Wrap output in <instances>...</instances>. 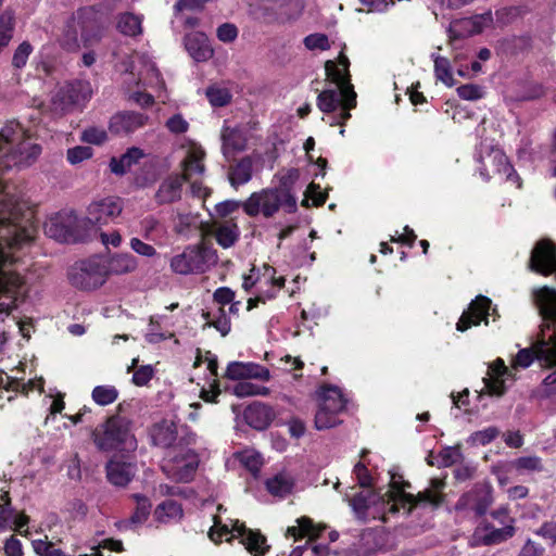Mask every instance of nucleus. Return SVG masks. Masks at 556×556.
Listing matches in <instances>:
<instances>
[{"mask_svg": "<svg viewBox=\"0 0 556 556\" xmlns=\"http://www.w3.org/2000/svg\"><path fill=\"white\" fill-rule=\"evenodd\" d=\"M41 153V147L29 139L26 129L16 121L0 129V172L14 166H28ZM33 212L11 187L0 180V313L9 314L27 289L15 268V252L34 238Z\"/></svg>", "mask_w": 556, "mask_h": 556, "instance_id": "f257e3e1", "label": "nucleus"}, {"mask_svg": "<svg viewBox=\"0 0 556 556\" xmlns=\"http://www.w3.org/2000/svg\"><path fill=\"white\" fill-rule=\"evenodd\" d=\"M350 61L341 51L337 61H327L325 70L327 77L336 85L333 89H326L317 97V106L324 113H334L329 122L331 126L342 125L351 117L350 111L356 106V92L351 84L349 72Z\"/></svg>", "mask_w": 556, "mask_h": 556, "instance_id": "f03ea898", "label": "nucleus"}, {"mask_svg": "<svg viewBox=\"0 0 556 556\" xmlns=\"http://www.w3.org/2000/svg\"><path fill=\"white\" fill-rule=\"evenodd\" d=\"M299 178L298 169H289L279 176V185L253 192L243 203L242 208L248 216L262 215L270 218L280 210L292 214L298 210V200L291 186Z\"/></svg>", "mask_w": 556, "mask_h": 556, "instance_id": "7ed1b4c3", "label": "nucleus"}, {"mask_svg": "<svg viewBox=\"0 0 556 556\" xmlns=\"http://www.w3.org/2000/svg\"><path fill=\"white\" fill-rule=\"evenodd\" d=\"M135 422L125 415L112 414L91 432V440L102 453L134 452L138 446Z\"/></svg>", "mask_w": 556, "mask_h": 556, "instance_id": "20e7f679", "label": "nucleus"}, {"mask_svg": "<svg viewBox=\"0 0 556 556\" xmlns=\"http://www.w3.org/2000/svg\"><path fill=\"white\" fill-rule=\"evenodd\" d=\"M123 83L130 100L141 106H149L153 103V97L134 87H149L155 91L164 89V81L155 63L146 53H135L129 65L125 66Z\"/></svg>", "mask_w": 556, "mask_h": 556, "instance_id": "39448f33", "label": "nucleus"}, {"mask_svg": "<svg viewBox=\"0 0 556 556\" xmlns=\"http://www.w3.org/2000/svg\"><path fill=\"white\" fill-rule=\"evenodd\" d=\"M111 11V8L103 9L102 7L79 9L67 25L63 45L67 49L78 48V34L85 45L98 40Z\"/></svg>", "mask_w": 556, "mask_h": 556, "instance_id": "423d86ee", "label": "nucleus"}, {"mask_svg": "<svg viewBox=\"0 0 556 556\" xmlns=\"http://www.w3.org/2000/svg\"><path fill=\"white\" fill-rule=\"evenodd\" d=\"M204 150L197 143H190L186 148V153L181 161V168L184 173L181 175H169L162 181L155 194L159 203H172L179 200L182 192V186L187 179H191L194 175L204 174Z\"/></svg>", "mask_w": 556, "mask_h": 556, "instance_id": "0eeeda50", "label": "nucleus"}, {"mask_svg": "<svg viewBox=\"0 0 556 556\" xmlns=\"http://www.w3.org/2000/svg\"><path fill=\"white\" fill-rule=\"evenodd\" d=\"M286 278L278 274L269 264L253 266L249 274L243 276L242 288L254 295L248 300L247 309L251 311L257 302L265 303L275 299L285 287Z\"/></svg>", "mask_w": 556, "mask_h": 556, "instance_id": "6e6552de", "label": "nucleus"}, {"mask_svg": "<svg viewBox=\"0 0 556 556\" xmlns=\"http://www.w3.org/2000/svg\"><path fill=\"white\" fill-rule=\"evenodd\" d=\"M475 160L478 164L477 169L484 181L493 177L511 182L517 188L521 187V180L505 153L488 139L480 141Z\"/></svg>", "mask_w": 556, "mask_h": 556, "instance_id": "1a4fd4ad", "label": "nucleus"}, {"mask_svg": "<svg viewBox=\"0 0 556 556\" xmlns=\"http://www.w3.org/2000/svg\"><path fill=\"white\" fill-rule=\"evenodd\" d=\"M318 408L315 414V428L326 430L342 422L340 416L345 413L349 400L334 384H321L317 390Z\"/></svg>", "mask_w": 556, "mask_h": 556, "instance_id": "9d476101", "label": "nucleus"}, {"mask_svg": "<svg viewBox=\"0 0 556 556\" xmlns=\"http://www.w3.org/2000/svg\"><path fill=\"white\" fill-rule=\"evenodd\" d=\"M217 261L216 251L201 242L188 245L181 253L175 254L169 261V266L175 274L194 275L207 271Z\"/></svg>", "mask_w": 556, "mask_h": 556, "instance_id": "9b49d317", "label": "nucleus"}, {"mask_svg": "<svg viewBox=\"0 0 556 556\" xmlns=\"http://www.w3.org/2000/svg\"><path fill=\"white\" fill-rule=\"evenodd\" d=\"M92 87L87 80H76L59 87L51 98V110L55 114H66L85 106L91 99Z\"/></svg>", "mask_w": 556, "mask_h": 556, "instance_id": "f8f14e48", "label": "nucleus"}, {"mask_svg": "<svg viewBox=\"0 0 556 556\" xmlns=\"http://www.w3.org/2000/svg\"><path fill=\"white\" fill-rule=\"evenodd\" d=\"M493 502L492 484L489 481H481L459 496L454 505V511L463 517L473 515L475 518H481L485 516Z\"/></svg>", "mask_w": 556, "mask_h": 556, "instance_id": "ddd939ff", "label": "nucleus"}, {"mask_svg": "<svg viewBox=\"0 0 556 556\" xmlns=\"http://www.w3.org/2000/svg\"><path fill=\"white\" fill-rule=\"evenodd\" d=\"M103 256H91L76 262L68 273L71 283L80 290H96L106 280Z\"/></svg>", "mask_w": 556, "mask_h": 556, "instance_id": "4468645a", "label": "nucleus"}, {"mask_svg": "<svg viewBox=\"0 0 556 556\" xmlns=\"http://www.w3.org/2000/svg\"><path fill=\"white\" fill-rule=\"evenodd\" d=\"M534 298L545 319L554 325L542 329L538 342L530 348H556V290L543 287L534 292Z\"/></svg>", "mask_w": 556, "mask_h": 556, "instance_id": "2eb2a0df", "label": "nucleus"}, {"mask_svg": "<svg viewBox=\"0 0 556 556\" xmlns=\"http://www.w3.org/2000/svg\"><path fill=\"white\" fill-rule=\"evenodd\" d=\"M85 225V220L73 211H62L49 218L45 232L60 242L75 241L79 236V228Z\"/></svg>", "mask_w": 556, "mask_h": 556, "instance_id": "dca6fc26", "label": "nucleus"}, {"mask_svg": "<svg viewBox=\"0 0 556 556\" xmlns=\"http://www.w3.org/2000/svg\"><path fill=\"white\" fill-rule=\"evenodd\" d=\"M489 316L495 320L498 317L497 309L492 305L491 299L484 295H478L473 299L468 308L463 312L456 324V330L464 332L472 326H478L482 321L488 325Z\"/></svg>", "mask_w": 556, "mask_h": 556, "instance_id": "f3484780", "label": "nucleus"}, {"mask_svg": "<svg viewBox=\"0 0 556 556\" xmlns=\"http://www.w3.org/2000/svg\"><path fill=\"white\" fill-rule=\"evenodd\" d=\"M123 211L119 199L108 197L98 201H93L87 208V216L83 218L85 224L92 226H102L109 224L110 220L117 217Z\"/></svg>", "mask_w": 556, "mask_h": 556, "instance_id": "a211bd4d", "label": "nucleus"}, {"mask_svg": "<svg viewBox=\"0 0 556 556\" xmlns=\"http://www.w3.org/2000/svg\"><path fill=\"white\" fill-rule=\"evenodd\" d=\"M431 489H426L417 494H402L404 508L407 507V511L410 513L418 506L440 507L445 501V494L439 491L443 483L434 479L431 481Z\"/></svg>", "mask_w": 556, "mask_h": 556, "instance_id": "6ab92c4d", "label": "nucleus"}, {"mask_svg": "<svg viewBox=\"0 0 556 556\" xmlns=\"http://www.w3.org/2000/svg\"><path fill=\"white\" fill-rule=\"evenodd\" d=\"M530 266L532 270L543 275L556 273L555 247L549 241H540L532 251Z\"/></svg>", "mask_w": 556, "mask_h": 556, "instance_id": "aec40b11", "label": "nucleus"}, {"mask_svg": "<svg viewBox=\"0 0 556 556\" xmlns=\"http://www.w3.org/2000/svg\"><path fill=\"white\" fill-rule=\"evenodd\" d=\"M225 376L231 380L256 379L269 381V370L253 362H231L228 364Z\"/></svg>", "mask_w": 556, "mask_h": 556, "instance_id": "412c9836", "label": "nucleus"}, {"mask_svg": "<svg viewBox=\"0 0 556 556\" xmlns=\"http://www.w3.org/2000/svg\"><path fill=\"white\" fill-rule=\"evenodd\" d=\"M243 418L251 428L262 431L271 425L276 418V412L268 404L253 402L244 409Z\"/></svg>", "mask_w": 556, "mask_h": 556, "instance_id": "4be33fe9", "label": "nucleus"}, {"mask_svg": "<svg viewBox=\"0 0 556 556\" xmlns=\"http://www.w3.org/2000/svg\"><path fill=\"white\" fill-rule=\"evenodd\" d=\"M148 122V116L138 112H121L113 115L109 123V128L114 135H127L143 127Z\"/></svg>", "mask_w": 556, "mask_h": 556, "instance_id": "5701e85b", "label": "nucleus"}, {"mask_svg": "<svg viewBox=\"0 0 556 556\" xmlns=\"http://www.w3.org/2000/svg\"><path fill=\"white\" fill-rule=\"evenodd\" d=\"M172 326V319L166 315L151 317L150 324L146 330L148 343L159 344L166 340H173L175 344H178V340L175 339L174 332L170 330Z\"/></svg>", "mask_w": 556, "mask_h": 556, "instance_id": "b1692460", "label": "nucleus"}, {"mask_svg": "<svg viewBox=\"0 0 556 556\" xmlns=\"http://www.w3.org/2000/svg\"><path fill=\"white\" fill-rule=\"evenodd\" d=\"M478 531H483L484 533L479 538V542L483 546H493L502 544L509 539H511L516 534L515 525H505L502 528H495V526L486 519H483L480 522V526L477 529Z\"/></svg>", "mask_w": 556, "mask_h": 556, "instance_id": "393cba45", "label": "nucleus"}, {"mask_svg": "<svg viewBox=\"0 0 556 556\" xmlns=\"http://www.w3.org/2000/svg\"><path fill=\"white\" fill-rule=\"evenodd\" d=\"M103 267L109 276H121L132 273L138 267V262L130 253H114L109 256H103Z\"/></svg>", "mask_w": 556, "mask_h": 556, "instance_id": "a878e982", "label": "nucleus"}, {"mask_svg": "<svg viewBox=\"0 0 556 556\" xmlns=\"http://www.w3.org/2000/svg\"><path fill=\"white\" fill-rule=\"evenodd\" d=\"M149 434L152 445L160 448H169L177 440V426L172 420L162 419L151 427Z\"/></svg>", "mask_w": 556, "mask_h": 556, "instance_id": "bb28decb", "label": "nucleus"}, {"mask_svg": "<svg viewBox=\"0 0 556 556\" xmlns=\"http://www.w3.org/2000/svg\"><path fill=\"white\" fill-rule=\"evenodd\" d=\"M108 480L116 486H126L135 477L136 466L131 463L110 459L105 466Z\"/></svg>", "mask_w": 556, "mask_h": 556, "instance_id": "cd10ccee", "label": "nucleus"}, {"mask_svg": "<svg viewBox=\"0 0 556 556\" xmlns=\"http://www.w3.org/2000/svg\"><path fill=\"white\" fill-rule=\"evenodd\" d=\"M185 46L190 56L197 62H202L213 56V49L204 33H191L185 38Z\"/></svg>", "mask_w": 556, "mask_h": 556, "instance_id": "c85d7f7f", "label": "nucleus"}, {"mask_svg": "<svg viewBox=\"0 0 556 556\" xmlns=\"http://www.w3.org/2000/svg\"><path fill=\"white\" fill-rule=\"evenodd\" d=\"M208 0H179L174 9V25L192 28L198 24V18L189 15L188 12L200 11Z\"/></svg>", "mask_w": 556, "mask_h": 556, "instance_id": "c756f323", "label": "nucleus"}, {"mask_svg": "<svg viewBox=\"0 0 556 556\" xmlns=\"http://www.w3.org/2000/svg\"><path fill=\"white\" fill-rule=\"evenodd\" d=\"M554 354H556V350H518L513 361V367L525 369L534 361H538L541 367H549Z\"/></svg>", "mask_w": 556, "mask_h": 556, "instance_id": "7c9ffc66", "label": "nucleus"}, {"mask_svg": "<svg viewBox=\"0 0 556 556\" xmlns=\"http://www.w3.org/2000/svg\"><path fill=\"white\" fill-rule=\"evenodd\" d=\"M298 526H291L287 528L286 538H293L295 541L301 540L305 536L308 541H315L325 530L324 527L316 526L313 520L307 516H302L296 519Z\"/></svg>", "mask_w": 556, "mask_h": 556, "instance_id": "2f4dec72", "label": "nucleus"}, {"mask_svg": "<svg viewBox=\"0 0 556 556\" xmlns=\"http://www.w3.org/2000/svg\"><path fill=\"white\" fill-rule=\"evenodd\" d=\"M154 519L160 523L179 522L184 518V508L174 500L161 502L154 509Z\"/></svg>", "mask_w": 556, "mask_h": 556, "instance_id": "473e14b6", "label": "nucleus"}, {"mask_svg": "<svg viewBox=\"0 0 556 556\" xmlns=\"http://www.w3.org/2000/svg\"><path fill=\"white\" fill-rule=\"evenodd\" d=\"M222 141L223 153L227 159H229L236 152L244 149L247 138L241 129L224 126L222 131Z\"/></svg>", "mask_w": 556, "mask_h": 556, "instance_id": "72a5a7b5", "label": "nucleus"}, {"mask_svg": "<svg viewBox=\"0 0 556 556\" xmlns=\"http://www.w3.org/2000/svg\"><path fill=\"white\" fill-rule=\"evenodd\" d=\"M213 235L222 248L228 249L238 241L240 231L236 223L225 220L215 224Z\"/></svg>", "mask_w": 556, "mask_h": 556, "instance_id": "f704fd0d", "label": "nucleus"}, {"mask_svg": "<svg viewBox=\"0 0 556 556\" xmlns=\"http://www.w3.org/2000/svg\"><path fill=\"white\" fill-rule=\"evenodd\" d=\"M142 156V150H140L139 148H130L121 157L111 159L110 169L112 173L116 175H123Z\"/></svg>", "mask_w": 556, "mask_h": 556, "instance_id": "c9c22d12", "label": "nucleus"}, {"mask_svg": "<svg viewBox=\"0 0 556 556\" xmlns=\"http://www.w3.org/2000/svg\"><path fill=\"white\" fill-rule=\"evenodd\" d=\"M139 356L131 359V364L127 367V372L134 371L131 381L137 387L147 386L154 377V368L152 364L140 365Z\"/></svg>", "mask_w": 556, "mask_h": 556, "instance_id": "e433bc0d", "label": "nucleus"}, {"mask_svg": "<svg viewBox=\"0 0 556 556\" xmlns=\"http://www.w3.org/2000/svg\"><path fill=\"white\" fill-rule=\"evenodd\" d=\"M249 534L241 543L251 555L264 556L269 552L270 545L267 544L266 536L260 530H254Z\"/></svg>", "mask_w": 556, "mask_h": 556, "instance_id": "4c0bfd02", "label": "nucleus"}, {"mask_svg": "<svg viewBox=\"0 0 556 556\" xmlns=\"http://www.w3.org/2000/svg\"><path fill=\"white\" fill-rule=\"evenodd\" d=\"M253 162L250 157H244L238 162L229 173L231 186L237 187L249 182L252 178Z\"/></svg>", "mask_w": 556, "mask_h": 556, "instance_id": "58836bf2", "label": "nucleus"}, {"mask_svg": "<svg viewBox=\"0 0 556 556\" xmlns=\"http://www.w3.org/2000/svg\"><path fill=\"white\" fill-rule=\"evenodd\" d=\"M142 17L134 13L122 14L117 21V29L125 36L135 37L142 31Z\"/></svg>", "mask_w": 556, "mask_h": 556, "instance_id": "ea45409f", "label": "nucleus"}, {"mask_svg": "<svg viewBox=\"0 0 556 556\" xmlns=\"http://www.w3.org/2000/svg\"><path fill=\"white\" fill-rule=\"evenodd\" d=\"M549 367H542L543 369L552 370L542 381L540 388L536 390V395L540 399H549L556 395V354L553 355Z\"/></svg>", "mask_w": 556, "mask_h": 556, "instance_id": "a19ab883", "label": "nucleus"}, {"mask_svg": "<svg viewBox=\"0 0 556 556\" xmlns=\"http://www.w3.org/2000/svg\"><path fill=\"white\" fill-rule=\"evenodd\" d=\"M132 498L136 501V508L129 518V521L135 525H141L147 521L150 516L152 504L150 500L143 494H132Z\"/></svg>", "mask_w": 556, "mask_h": 556, "instance_id": "79ce46f5", "label": "nucleus"}, {"mask_svg": "<svg viewBox=\"0 0 556 556\" xmlns=\"http://www.w3.org/2000/svg\"><path fill=\"white\" fill-rule=\"evenodd\" d=\"M266 490L275 496L285 497L292 492L293 482L282 475L267 479Z\"/></svg>", "mask_w": 556, "mask_h": 556, "instance_id": "37998d69", "label": "nucleus"}, {"mask_svg": "<svg viewBox=\"0 0 556 556\" xmlns=\"http://www.w3.org/2000/svg\"><path fill=\"white\" fill-rule=\"evenodd\" d=\"M431 58L433 59L434 62V74L437 79H439L448 87L453 86L454 79L448 59L434 53H432Z\"/></svg>", "mask_w": 556, "mask_h": 556, "instance_id": "c03bdc74", "label": "nucleus"}, {"mask_svg": "<svg viewBox=\"0 0 556 556\" xmlns=\"http://www.w3.org/2000/svg\"><path fill=\"white\" fill-rule=\"evenodd\" d=\"M118 390L114 386L102 384L93 388L91 392L92 400L100 406H106L118 399Z\"/></svg>", "mask_w": 556, "mask_h": 556, "instance_id": "a18cd8bd", "label": "nucleus"}, {"mask_svg": "<svg viewBox=\"0 0 556 556\" xmlns=\"http://www.w3.org/2000/svg\"><path fill=\"white\" fill-rule=\"evenodd\" d=\"M197 470V465L192 463L185 464L181 468L175 469L167 465L162 466V471L167 478L175 480L176 482H190L193 479V475Z\"/></svg>", "mask_w": 556, "mask_h": 556, "instance_id": "49530a36", "label": "nucleus"}, {"mask_svg": "<svg viewBox=\"0 0 556 556\" xmlns=\"http://www.w3.org/2000/svg\"><path fill=\"white\" fill-rule=\"evenodd\" d=\"M410 486L412 485L409 481L404 480L402 482H397L396 476L392 475L390 482L391 490L389 491V498L393 502L391 510L397 511V505H401L404 508V500L402 498V494H408L405 492V490L409 489Z\"/></svg>", "mask_w": 556, "mask_h": 556, "instance_id": "de8ad7c7", "label": "nucleus"}, {"mask_svg": "<svg viewBox=\"0 0 556 556\" xmlns=\"http://www.w3.org/2000/svg\"><path fill=\"white\" fill-rule=\"evenodd\" d=\"M233 393L238 397H247L252 395H267L269 393V389L242 380L236 383V386L233 387Z\"/></svg>", "mask_w": 556, "mask_h": 556, "instance_id": "09e8293b", "label": "nucleus"}, {"mask_svg": "<svg viewBox=\"0 0 556 556\" xmlns=\"http://www.w3.org/2000/svg\"><path fill=\"white\" fill-rule=\"evenodd\" d=\"M207 321L213 325L223 337L230 331V319L226 316L223 307H218L217 312H207Z\"/></svg>", "mask_w": 556, "mask_h": 556, "instance_id": "8fccbe9b", "label": "nucleus"}, {"mask_svg": "<svg viewBox=\"0 0 556 556\" xmlns=\"http://www.w3.org/2000/svg\"><path fill=\"white\" fill-rule=\"evenodd\" d=\"M1 383H4L5 391L20 392L24 395H28V393L33 391L36 387V383L33 380L24 382L7 374H4V378H1Z\"/></svg>", "mask_w": 556, "mask_h": 556, "instance_id": "3c124183", "label": "nucleus"}, {"mask_svg": "<svg viewBox=\"0 0 556 556\" xmlns=\"http://www.w3.org/2000/svg\"><path fill=\"white\" fill-rule=\"evenodd\" d=\"M513 467L519 471H542V459L539 456H521L513 462Z\"/></svg>", "mask_w": 556, "mask_h": 556, "instance_id": "603ef678", "label": "nucleus"}, {"mask_svg": "<svg viewBox=\"0 0 556 556\" xmlns=\"http://www.w3.org/2000/svg\"><path fill=\"white\" fill-rule=\"evenodd\" d=\"M206 97L213 106H224L228 104L231 99L228 89L218 86L207 88Z\"/></svg>", "mask_w": 556, "mask_h": 556, "instance_id": "864d4df0", "label": "nucleus"}, {"mask_svg": "<svg viewBox=\"0 0 556 556\" xmlns=\"http://www.w3.org/2000/svg\"><path fill=\"white\" fill-rule=\"evenodd\" d=\"M369 495L364 492H358L350 500V505L355 511L357 518L366 520L367 511L369 509Z\"/></svg>", "mask_w": 556, "mask_h": 556, "instance_id": "5fc2aeb1", "label": "nucleus"}, {"mask_svg": "<svg viewBox=\"0 0 556 556\" xmlns=\"http://www.w3.org/2000/svg\"><path fill=\"white\" fill-rule=\"evenodd\" d=\"M304 46L311 51H326L330 49L329 38L321 33H315L304 38Z\"/></svg>", "mask_w": 556, "mask_h": 556, "instance_id": "6e6d98bb", "label": "nucleus"}, {"mask_svg": "<svg viewBox=\"0 0 556 556\" xmlns=\"http://www.w3.org/2000/svg\"><path fill=\"white\" fill-rule=\"evenodd\" d=\"M31 545L38 556H66L62 549L54 547V544L47 540H34Z\"/></svg>", "mask_w": 556, "mask_h": 556, "instance_id": "4d7b16f0", "label": "nucleus"}, {"mask_svg": "<svg viewBox=\"0 0 556 556\" xmlns=\"http://www.w3.org/2000/svg\"><path fill=\"white\" fill-rule=\"evenodd\" d=\"M108 139L105 129L91 126L86 128L80 136V140L90 144H102Z\"/></svg>", "mask_w": 556, "mask_h": 556, "instance_id": "13d9d810", "label": "nucleus"}, {"mask_svg": "<svg viewBox=\"0 0 556 556\" xmlns=\"http://www.w3.org/2000/svg\"><path fill=\"white\" fill-rule=\"evenodd\" d=\"M492 23L493 16L490 11L477 14L467 21V25L470 26L471 34H479L483 31L485 28L490 27Z\"/></svg>", "mask_w": 556, "mask_h": 556, "instance_id": "bf43d9fd", "label": "nucleus"}, {"mask_svg": "<svg viewBox=\"0 0 556 556\" xmlns=\"http://www.w3.org/2000/svg\"><path fill=\"white\" fill-rule=\"evenodd\" d=\"M271 366H276L278 369L283 371H296L301 370L304 366V363L300 357H293L289 354H279V358L277 364H270Z\"/></svg>", "mask_w": 556, "mask_h": 556, "instance_id": "052dcab7", "label": "nucleus"}, {"mask_svg": "<svg viewBox=\"0 0 556 556\" xmlns=\"http://www.w3.org/2000/svg\"><path fill=\"white\" fill-rule=\"evenodd\" d=\"M484 389L491 396H503L506 393V384L502 377L489 376L483 378Z\"/></svg>", "mask_w": 556, "mask_h": 556, "instance_id": "680f3d73", "label": "nucleus"}, {"mask_svg": "<svg viewBox=\"0 0 556 556\" xmlns=\"http://www.w3.org/2000/svg\"><path fill=\"white\" fill-rule=\"evenodd\" d=\"M92 156V149L86 146H77L67 150L66 159L70 164H79Z\"/></svg>", "mask_w": 556, "mask_h": 556, "instance_id": "e2e57ef3", "label": "nucleus"}, {"mask_svg": "<svg viewBox=\"0 0 556 556\" xmlns=\"http://www.w3.org/2000/svg\"><path fill=\"white\" fill-rule=\"evenodd\" d=\"M201 351L202 350H197L198 354L193 363V367H199L203 362H206L207 370L210 371L211 376L216 379L218 376V362L216 355L212 354L210 350H205V356L203 357Z\"/></svg>", "mask_w": 556, "mask_h": 556, "instance_id": "0e129e2a", "label": "nucleus"}, {"mask_svg": "<svg viewBox=\"0 0 556 556\" xmlns=\"http://www.w3.org/2000/svg\"><path fill=\"white\" fill-rule=\"evenodd\" d=\"M326 199L327 194L321 191L320 187L318 185L311 184L305 191V198L302 201V205L308 206V201L312 200L314 205L319 206L326 202Z\"/></svg>", "mask_w": 556, "mask_h": 556, "instance_id": "69168bd1", "label": "nucleus"}, {"mask_svg": "<svg viewBox=\"0 0 556 556\" xmlns=\"http://www.w3.org/2000/svg\"><path fill=\"white\" fill-rule=\"evenodd\" d=\"M33 52V47L29 42H22L14 51L12 64L16 68H22L26 65V62Z\"/></svg>", "mask_w": 556, "mask_h": 556, "instance_id": "338daca9", "label": "nucleus"}, {"mask_svg": "<svg viewBox=\"0 0 556 556\" xmlns=\"http://www.w3.org/2000/svg\"><path fill=\"white\" fill-rule=\"evenodd\" d=\"M353 473L356 477L357 483L361 488H370L372 484L371 475L366 467V465L362 462L355 464Z\"/></svg>", "mask_w": 556, "mask_h": 556, "instance_id": "774afa93", "label": "nucleus"}]
</instances>
